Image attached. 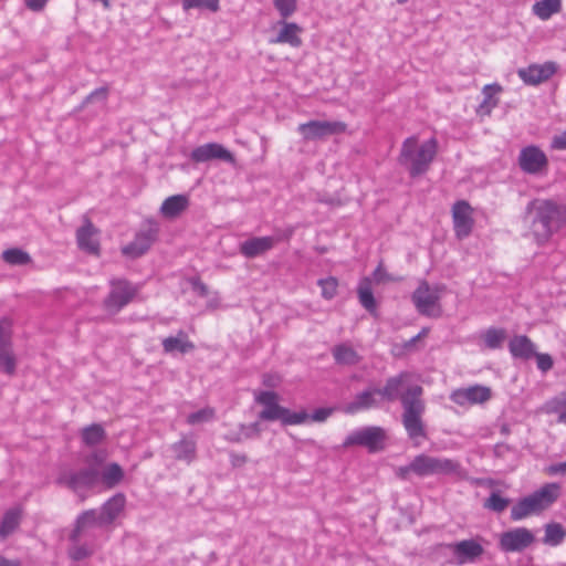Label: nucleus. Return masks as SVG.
I'll return each mask as SVG.
<instances>
[{
	"label": "nucleus",
	"mask_w": 566,
	"mask_h": 566,
	"mask_svg": "<svg viewBox=\"0 0 566 566\" xmlns=\"http://www.w3.org/2000/svg\"><path fill=\"white\" fill-rule=\"evenodd\" d=\"M410 375L400 373L397 376L387 379L382 389H378V395L388 401L400 399L403 412L402 424L411 440L426 438V428L422 421V415L426 410L424 401L421 399L423 389L419 385H409Z\"/></svg>",
	"instance_id": "1"
},
{
	"label": "nucleus",
	"mask_w": 566,
	"mask_h": 566,
	"mask_svg": "<svg viewBox=\"0 0 566 566\" xmlns=\"http://www.w3.org/2000/svg\"><path fill=\"white\" fill-rule=\"evenodd\" d=\"M524 222L537 244H545L566 226V206L553 199H534L525 209Z\"/></svg>",
	"instance_id": "2"
},
{
	"label": "nucleus",
	"mask_w": 566,
	"mask_h": 566,
	"mask_svg": "<svg viewBox=\"0 0 566 566\" xmlns=\"http://www.w3.org/2000/svg\"><path fill=\"white\" fill-rule=\"evenodd\" d=\"M86 468L77 472L64 470L59 473L56 483L74 492L91 489L106 480V451H93L84 460Z\"/></svg>",
	"instance_id": "3"
},
{
	"label": "nucleus",
	"mask_w": 566,
	"mask_h": 566,
	"mask_svg": "<svg viewBox=\"0 0 566 566\" xmlns=\"http://www.w3.org/2000/svg\"><path fill=\"white\" fill-rule=\"evenodd\" d=\"M437 153L438 142L436 138H430L419 144L417 136H410L403 140L398 160L409 175L415 178L429 170Z\"/></svg>",
	"instance_id": "4"
},
{
	"label": "nucleus",
	"mask_w": 566,
	"mask_h": 566,
	"mask_svg": "<svg viewBox=\"0 0 566 566\" xmlns=\"http://www.w3.org/2000/svg\"><path fill=\"white\" fill-rule=\"evenodd\" d=\"M560 495V485L546 483L527 496L522 497L511 509V518L522 521L531 515H537L553 505Z\"/></svg>",
	"instance_id": "5"
},
{
	"label": "nucleus",
	"mask_w": 566,
	"mask_h": 566,
	"mask_svg": "<svg viewBox=\"0 0 566 566\" xmlns=\"http://www.w3.org/2000/svg\"><path fill=\"white\" fill-rule=\"evenodd\" d=\"M411 469H413V473L416 475L421 478L440 474H453L457 476L464 475V470L458 461L427 454H419L415 457L411 461Z\"/></svg>",
	"instance_id": "6"
},
{
	"label": "nucleus",
	"mask_w": 566,
	"mask_h": 566,
	"mask_svg": "<svg viewBox=\"0 0 566 566\" xmlns=\"http://www.w3.org/2000/svg\"><path fill=\"white\" fill-rule=\"evenodd\" d=\"M386 431L381 427L368 426L352 431L343 442V447L359 446L369 452H377L385 448Z\"/></svg>",
	"instance_id": "7"
},
{
	"label": "nucleus",
	"mask_w": 566,
	"mask_h": 566,
	"mask_svg": "<svg viewBox=\"0 0 566 566\" xmlns=\"http://www.w3.org/2000/svg\"><path fill=\"white\" fill-rule=\"evenodd\" d=\"M12 319L3 316L0 318V370L12 376L17 369V357L12 343Z\"/></svg>",
	"instance_id": "8"
},
{
	"label": "nucleus",
	"mask_w": 566,
	"mask_h": 566,
	"mask_svg": "<svg viewBox=\"0 0 566 566\" xmlns=\"http://www.w3.org/2000/svg\"><path fill=\"white\" fill-rule=\"evenodd\" d=\"M442 286H430L427 281L420 282L416 291L412 293V302L417 311L426 316H436L439 314V300Z\"/></svg>",
	"instance_id": "9"
},
{
	"label": "nucleus",
	"mask_w": 566,
	"mask_h": 566,
	"mask_svg": "<svg viewBox=\"0 0 566 566\" xmlns=\"http://www.w3.org/2000/svg\"><path fill=\"white\" fill-rule=\"evenodd\" d=\"M139 286L125 279H116L111 282L108 292V315L115 314L129 304L137 295Z\"/></svg>",
	"instance_id": "10"
},
{
	"label": "nucleus",
	"mask_w": 566,
	"mask_h": 566,
	"mask_svg": "<svg viewBox=\"0 0 566 566\" xmlns=\"http://www.w3.org/2000/svg\"><path fill=\"white\" fill-rule=\"evenodd\" d=\"M297 130L304 139L316 140L344 133L346 124L338 120H310L300 124Z\"/></svg>",
	"instance_id": "11"
},
{
	"label": "nucleus",
	"mask_w": 566,
	"mask_h": 566,
	"mask_svg": "<svg viewBox=\"0 0 566 566\" xmlns=\"http://www.w3.org/2000/svg\"><path fill=\"white\" fill-rule=\"evenodd\" d=\"M521 170L528 175H539L548 167L546 154L535 145L523 147L517 158Z\"/></svg>",
	"instance_id": "12"
},
{
	"label": "nucleus",
	"mask_w": 566,
	"mask_h": 566,
	"mask_svg": "<svg viewBox=\"0 0 566 566\" xmlns=\"http://www.w3.org/2000/svg\"><path fill=\"white\" fill-rule=\"evenodd\" d=\"M492 398V390L488 386L473 385L454 389L450 394V400L460 407L482 405Z\"/></svg>",
	"instance_id": "13"
},
{
	"label": "nucleus",
	"mask_w": 566,
	"mask_h": 566,
	"mask_svg": "<svg viewBox=\"0 0 566 566\" xmlns=\"http://www.w3.org/2000/svg\"><path fill=\"white\" fill-rule=\"evenodd\" d=\"M535 541L533 532L526 527H516L501 534L499 546L506 553L522 552Z\"/></svg>",
	"instance_id": "14"
},
{
	"label": "nucleus",
	"mask_w": 566,
	"mask_h": 566,
	"mask_svg": "<svg viewBox=\"0 0 566 566\" xmlns=\"http://www.w3.org/2000/svg\"><path fill=\"white\" fill-rule=\"evenodd\" d=\"M261 420L275 421L280 420L284 426L301 424L304 423L308 413L304 410L298 412H292L287 408L280 406L277 402L263 408L259 413Z\"/></svg>",
	"instance_id": "15"
},
{
	"label": "nucleus",
	"mask_w": 566,
	"mask_h": 566,
	"mask_svg": "<svg viewBox=\"0 0 566 566\" xmlns=\"http://www.w3.org/2000/svg\"><path fill=\"white\" fill-rule=\"evenodd\" d=\"M452 219L457 237L467 238L473 228L472 208L468 201L460 200L453 205Z\"/></svg>",
	"instance_id": "16"
},
{
	"label": "nucleus",
	"mask_w": 566,
	"mask_h": 566,
	"mask_svg": "<svg viewBox=\"0 0 566 566\" xmlns=\"http://www.w3.org/2000/svg\"><path fill=\"white\" fill-rule=\"evenodd\" d=\"M157 230L147 228L136 233L134 240L122 248V253L130 259H137L144 255L156 240Z\"/></svg>",
	"instance_id": "17"
},
{
	"label": "nucleus",
	"mask_w": 566,
	"mask_h": 566,
	"mask_svg": "<svg viewBox=\"0 0 566 566\" xmlns=\"http://www.w3.org/2000/svg\"><path fill=\"white\" fill-rule=\"evenodd\" d=\"M106 503L101 506L99 512L97 510H87L83 512L77 518L74 530L70 535V541L78 543L88 528L101 527L104 522V511Z\"/></svg>",
	"instance_id": "18"
},
{
	"label": "nucleus",
	"mask_w": 566,
	"mask_h": 566,
	"mask_svg": "<svg viewBox=\"0 0 566 566\" xmlns=\"http://www.w3.org/2000/svg\"><path fill=\"white\" fill-rule=\"evenodd\" d=\"M190 158L195 163H206L212 159H220L230 164L234 163V156L218 143H208L196 147L191 151Z\"/></svg>",
	"instance_id": "19"
},
{
	"label": "nucleus",
	"mask_w": 566,
	"mask_h": 566,
	"mask_svg": "<svg viewBox=\"0 0 566 566\" xmlns=\"http://www.w3.org/2000/svg\"><path fill=\"white\" fill-rule=\"evenodd\" d=\"M556 71V63L545 62L544 64H532L527 67L520 69L517 74L525 84L538 85L551 78Z\"/></svg>",
	"instance_id": "20"
},
{
	"label": "nucleus",
	"mask_w": 566,
	"mask_h": 566,
	"mask_svg": "<svg viewBox=\"0 0 566 566\" xmlns=\"http://www.w3.org/2000/svg\"><path fill=\"white\" fill-rule=\"evenodd\" d=\"M280 240L275 237H253L240 243V253L253 259L272 250Z\"/></svg>",
	"instance_id": "21"
},
{
	"label": "nucleus",
	"mask_w": 566,
	"mask_h": 566,
	"mask_svg": "<svg viewBox=\"0 0 566 566\" xmlns=\"http://www.w3.org/2000/svg\"><path fill=\"white\" fill-rule=\"evenodd\" d=\"M447 547L452 551L460 565L474 562L484 552L482 545L474 539L448 544Z\"/></svg>",
	"instance_id": "22"
},
{
	"label": "nucleus",
	"mask_w": 566,
	"mask_h": 566,
	"mask_svg": "<svg viewBox=\"0 0 566 566\" xmlns=\"http://www.w3.org/2000/svg\"><path fill=\"white\" fill-rule=\"evenodd\" d=\"M378 389L377 388H368L355 396V398L345 403L340 410L346 415H356L358 412L369 410L378 406Z\"/></svg>",
	"instance_id": "23"
},
{
	"label": "nucleus",
	"mask_w": 566,
	"mask_h": 566,
	"mask_svg": "<svg viewBox=\"0 0 566 566\" xmlns=\"http://www.w3.org/2000/svg\"><path fill=\"white\" fill-rule=\"evenodd\" d=\"M76 242L82 251L90 254H97L99 252L97 230L88 219H85L84 224L77 229Z\"/></svg>",
	"instance_id": "24"
},
{
	"label": "nucleus",
	"mask_w": 566,
	"mask_h": 566,
	"mask_svg": "<svg viewBox=\"0 0 566 566\" xmlns=\"http://www.w3.org/2000/svg\"><path fill=\"white\" fill-rule=\"evenodd\" d=\"M503 92V87L499 83L486 84L482 88L483 99L478 105L475 113L480 117L490 116L492 111L500 103V94Z\"/></svg>",
	"instance_id": "25"
},
{
	"label": "nucleus",
	"mask_w": 566,
	"mask_h": 566,
	"mask_svg": "<svg viewBox=\"0 0 566 566\" xmlns=\"http://www.w3.org/2000/svg\"><path fill=\"white\" fill-rule=\"evenodd\" d=\"M281 29L275 38L271 39V43L277 44H289L293 48H298L302 44V39L300 36L302 32V28L295 22H286V20L282 19L279 22Z\"/></svg>",
	"instance_id": "26"
},
{
	"label": "nucleus",
	"mask_w": 566,
	"mask_h": 566,
	"mask_svg": "<svg viewBox=\"0 0 566 566\" xmlns=\"http://www.w3.org/2000/svg\"><path fill=\"white\" fill-rule=\"evenodd\" d=\"M161 345L166 354H174L176 352L186 354L195 348L193 343L189 340L188 335L184 331H179L176 336L164 338Z\"/></svg>",
	"instance_id": "27"
},
{
	"label": "nucleus",
	"mask_w": 566,
	"mask_h": 566,
	"mask_svg": "<svg viewBox=\"0 0 566 566\" xmlns=\"http://www.w3.org/2000/svg\"><path fill=\"white\" fill-rule=\"evenodd\" d=\"M509 349L515 358L530 359L535 355V345L525 335L514 336L509 343Z\"/></svg>",
	"instance_id": "28"
},
{
	"label": "nucleus",
	"mask_w": 566,
	"mask_h": 566,
	"mask_svg": "<svg viewBox=\"0 0 566 566\" xmlns=\"http://www.w3.org/2000/svg\"><path fill=\"white\" fill-rule=\"evenodd\" d=\"M189 205V200L185 195L170 196L164 200L160 212L166 218H175L179 216Z\"/></svg>",
	"instance_id": "29"
},
{
	"label": "nucleus",
	"mask_w": 566,
	"mask_h": 566,
	"mask_svg": "<svg viewBox=\"0 0 566 566\" xmlns=\"http://www.w3.org/2000/svg\"><path fill=\"white\" fill-rule=\"evenodd\" d=\"M174 457L178 461H185L191 463L196 459V441L192 439L184 438L178 442L171 444Z\"/></svg>",
	"instance_id": "30"
},
{
	"label": "nucleus",
	"mask_w": 566,
	"mask_h": 566,
	"mask_svg": "<svg viewBox=\"0 0 566 566\" xmlns=\"http://www.w3.org/2000/svg\"><path fill=\"white\" fill-rule=\"evenodd\" d=\"M22 518V510L20 507H12L8 510L0 523V538H7L20 525Z\"/></svg>",
	"instance_id": "31"
},
{
	"label": "nucleus",
	"mask_w": 566,
	"mask_h": 566,
	"mask_svg": "<svg viewBox=\"0 0 566 566\" xmlns=\"http://www.w3.org/2000/svg\"><path fill=\"white\" fill-rule=\"evenodd\" d=\"M566 538V527L560 523L551 522L545 524L544 526V537L543 543L548 546H558Z\"/></svg>",
	"instance_id": "32"
},
{
	"label": "nucleus",
	"mask_w": 566,
	"mask_h": 566,
	"mask_svg": "<svg viewBox=\"0 0 566 566\" xmlns=\"http://www.w3.org/2000/svg\"><path fill=\"white\" fill-rule=\"evenodd\" d=\"M335 361L339 365H356L359 361L357 352L346 343L338 344L332 349Z\"/></svg>",
	"instance_id": "33"
},
{
	"label": "nucleus",
	"mask_w": 566,
	"mask_h": 566,
	"mask_svg": "<svg viewBox=\"0 0 566 566\" xmlns=\"http://www.w3.org/2000/svg\"><path fill=\"white\" fill-rule=\"evenodd\" d=\"M562 9L560 0H541L534 3L533 13L541 20H548L553 14Z\"/></svg>",
	"instance_id": "34"
},
{
	"label": "nucleus",
	"mask_w": 566,
	"mask_h": 566,
	"mask_svg": "<svg viewBox=\"0 0 566 566\" xmlns=\"http://www.w3.org/2000/svg\"><path fill=\"white\" fill-rule=\"evenodd\" d=\"M357 294L361 306L368 312L373 313L376 311V300L371 290V282L369 279L360 281Z\"/></svg>",
	"instance_id": "35"
},
{
	"label": "nucleus",
	"mask_w": 566,
	"mask_h": 566,
	"mask_svg": "<svg viewBox=\"0 0 566 566\" xmlns=\"http://www.w3.org/2000/svg\"><path fill=\"white\" fill-rule=\"evenodd\" d=\"M104 436L105 431L103 426L97 423L85 427L81 433L82 441L87 447L98 444L104 439Z\"/></svg>",
	"instance_id": "36"
},
{
	"label": "nucleus",
	"mask_w": 566,
	"mask_h": 566,
	"mask_svg": "<svg viewBox=\"0 0 566 566\" xmlns=\"http://www.w3.org/2000/svg\"><path fill=\"white\" fill-rule=\"evenodd\" d=\"M2 259L10 265H25L31 262L30 254L19 248H12L3 251Z\"/></svg>",
	"instance_id": "37"
},
{
	"label": "nucleus",
	"mask_w": 566,
	"mask_h": 566,
	"mask_svg": "<svg viewBox=\"0 0 566 566\" xmlns=\"http://www.w3.org/2000/svg\"><path fill=\"white\" fill-rule=\"evenodd\" d=\"M506 338V333L503 328L491 327L483 334V340L488 348H500Z\"/></svg>",
	"instance_id": "38"
},
{
	"label": "nucleus",
	"mask_w": 566,
	"mask_h": 566,
	"mask_svg": "<svg viewBox=\"0 0 566 566\" xmlns=\"http://www.w3.org/2000/svg\"><path fill=\"white\" fill-rule=\"evenodd\" d=\"M509 504L510 499L502 496L499 491H494L484 501L483 507L495 513H502L506 510Z\"/></svg>",
	"instance_id": "39"
},
{
	"label": "nucleus",
	"mask_w": 566,
	"mask_h": 566,
	"mask_svg": "<svg viewBox=\"0 0 566 566\" xmlns=\"http://www.w3.org/2000/svg\"><path fill=\"white\" fill-rule=\"evenodd\" d=\"M125 504L126 497L123 493H117L108 499V523L124 513Z\"/></svg>",
	"instance_id": "40"
},
{
	"label": "nucleus",
	"mask_w": 566,
	"mask_h": 566,
	"mask_svg": "<svg viewBox=\"0 0 566 566\" xmlns=\"http://www.w3.org/2000/svg\"><path fill=\"white\" fill-rule=\"evenodd\" d=\"M273 6L284 20L292 17L297 11V0H272Z\"/></svg>",
	"instance_id": "41"
},
{
	"label": "nucleus",
	"mask_w": 566,
	"mask_h": 566,
	"mask_svg": "<svg viewBox=\"0 0 566 566\" xmlns=\"http://www.w3.org/2000/svg\"><path fill=\"white\" fill-rule=\"evenodd\" d=\"M318 285L322 289V296L325 300H332L337 294L338 281L334 276H328L326 279H321L318 281Z\"/></svg>",
	"instance_id": "42"
},
{
	"label": "nucleus",
	"mask_w": 566,
	"mask_h": 566,
	"mask_svg": "<svg viewBox=\"0 0 566 566\" xmlns=\"http://www.w3.org/2000/svg\"><path fill=\"white\" fill-rule=\"evenodd\" d=\"M214 418V409L210 407H206L201 410H198L196 412L190 413L187 417V422L189 424H198V423H205L213 420Z\"/></svg>",
	"instance_id": "43"
},
{
	"label": "nucleus",
	"mask_w": 566,
	"mask_h": 566,
	"mask_svg": "<svg viewBox=\"0 0 566 566\" xmlns=\"http://www.w3.org/2000/svg\"><path fill=\"white\" fill-rule=\"evenodd\" d=\"M182 8L186 11L192 8H201L217 12L219 10V0H182Z\"/></svg>",
	"instance_id": "44"
},
{
	"label": "nucleus",
	"mask_w": 566,
	"mask_h": 566,
	"mask_svg": "<svg viewBox=\"0 0 566 566\" xmlns=\"http://www.w3.org/2000/svg\"><path fill=\"white\" fill-rule=\"evenodd\" d=\"M75 545L72 546L69 549V556L71 559L75 562L83 560L84 558L88 557L93 551L92 548L85 546V545H77V543H74Z\"/></svg>",
	"instance_id": "45"
},
{
	"label": "nucleus",
	"mask_w": 566,
	"mask_h": 566,
	"mask_svg": "<svg viewBox=\"0 0 566 566\" xmlns=\"http://www.w3.org/2000/svg\"><path fill=\"white\" fill-rule=\"evenodd\" d=\"M124 478L123 469L117 463H108V489L118 484Z\"/></svg>",
	"instance_id": "46"
},
{
	"label": "nucleus",
	"mask_w": 566,
	"mask_h": 566,
	"mask_svg": "<svg viewBox=\"0 0 566 566\" xmlns=\"http://www.w3.org/2000/svg\"><path fill=\"white\" fill-rule=\"evenodd\" d=\"M240 433L243 437V440L258 438L261 433V427L259 422H253L250 424H240Z\"/></svg>",
	"instance_id": "47"
},
{
	"label": "nucleus",
	"mask_w": 566,
	"mask_h": 566,
	"mask_svg": "<svg viewBox=\"0 0 566 566\" xmlns=\"http://www.w3.org/2000/svg\"><path fill=\"white\" fill-rule=\"evenodd\" d=\"M279 396L274 391H260L255 395V401L262 405L264 408L276 403Z\"/></svg>",
	"instance_id": "48"
},
{
	"label": "nucleus",
	"mask_w": 566,
	"mask_h": 566,
	"mask_svg": "<svg viewBox=\"0 0 566 566\" xmlns=\"http://www.w3.org/2000/svg\"><path fill=\"white\" fill-rule=\"evenodd\" d=\"M534 356L536 357L537 368L541 371L546 373L549 369H552L554 361H553V358H552L551 355H548V354H537L535 352Z\"/></svg>",
	"instance_id": "49"
},
{
	"label": "nucleus",
	"mask_w": 566,
	"mask_h": 566,
	"mask_svg": "<svg viewBox=\"0 0 566 566\" xmlns=\"http://www.w3.org/2000/svg\"><path fill=\"white\" fill-rule=\"evenodd\" d=\"M551 148L554 150H566V129L552 138Z\"/></svg>",
	"instance_id": "50"
},
{
	"label": "nucleus",
	"mask_w": 566,
	"mask_h": 566,
	"mask_svg": "<svg viewBox=\"0 0 566 566\" xmlns=\"http://www.w3.org/2000/svg\"><path fill=\"white\" fill-rule=\"evenodd\" d=\"M332 415L331 408H318L307 419H312L315 422H323Z\"/></svg>",
	"instance_id": "51"
},
{
	"label": "nucleus",
	"mask_w": 566,
	"mask_h": 566,
	"mask_svg": "<svg viewBox=\"0 0 566 566\" xmlns=\"http://www.w3.org/2000/svg\"><path fill=\"white\" fill-rule=\"evenodd\" d=\"M248 462L244 453L230 452V463L233 468L243 467Z\"/></svg>",
	"instance_id": "52"
},
{
	"label": "nucleus",
	"mask_w": 566,
	"mask_h": 566,
	"mask_svg": "<svg viewBox=\"0 0 566 566\" xmlns=\"http://www.w3.org/2000/svg\"><path fill=\"white\" fill-rule=\"evenodd\" d=\"M373 277H374L375 282H377V283L394 280L386 273V271L382 269L381 265H378L377 269L374 271Z\"/></svg>",
	"instance_id": "53"
},
{
	"label": "nucleus",
	"mask_w": 566,
	"mask_h": 566,
	"mask_svg": "<svg viewBox=\"0 0 566 566\" xmlns=\"http://www.w3.org/2000/svg\"><path fill=\"white\" fill-rule=\"evenodd\" d=\"M191 286L195 292H197L201 296L208 295V286L201 282L199 279L191 280Z\"/></svg>",
	"instance_id": "54"
},
{
	"label": "nucleus",
	"mask_w": 566,
	"mask_h": 566,
	"mask_svg": "<svg viewBox=\"0 0 566 566\" xmlns=\"http://www.w3.org/2000/svg\"><path fill=\"white\" fill-rule=\"evenodd\" d=\"M546 471L551 475L566 474V461L565 462H560V463L552 464V465H549L546 469Z\"/></svg>",
	"instance_id": "55"
},
{
	"label": "nucleus",
	"mask_w": 566,
	"mask_h": 566,
	"mask_svg": "<svg viewBox=\"0 0 566 566\" xmlns=\"http://www.w3.org/2000/svg\"><path fill=\"white\" fill-rule=\"evenodd\" d=\"M429 333V329L428 328H422L416 336L411 337L409 340H407L405 343V348L406 349H410L412 346L416 345V343L418 340H420L421 338L426 337Z\"/></svg>",
	"instance_id": "56"
},
{
	"label": "nucleus",
	"mask_w": 566,
	"mask_h": 566,
	"mask_svg": "<svg viewBox=\"0 0 566 566\" xmlns=\"http://www.w3.org/2000/svg\"><path fill=\"white\" fill-rule=\"evenodd\" d=\"M49 0H24L27 8L32 11H41Z\"/></svg>",
	"instance_id": "57"
},
{
	"label": "nucleus",
	"mask_w": 566,
	"mask_h": 566,
	"mask_svg": "<svg viewBox=\"0 0 566 566\" xmlns=\"http://www.w3.org/2000/svg\"><path fill=\"white\" fill-rule=\"evenodd\" d=\"M410 473H413V469H411V462L408 465L399 467L396 470V475L401 480H408Z\"/></svg>",
	"instance_id": "58"
},
{
	"label": "nucleus",
	"mask_w": 566,
	"mask_h": 566,
	"mask_svg": "<svg viewBox=\"0 0 566 566\" xmlns=\"http://www.w3.org/2000/svg\"><path fill=\"white\" fill-rule=\"evenodd\" d=\"M226 440L233 443H240L243 441L242 434L239 432H230L226 436Z\"/></svg>",
	"instance_id": "59"
},
{
	"label": "nucleus",
	"mask_w": 566,
	"mask_h": 566,
	"mask_svg": "<svg viewBox=\"0 0 566 566\" xmlns=\"http://www.w3.org/2000/svg\"><path fill=\"white\" fill-rule=\"evenodd\" d=\"M558 403L564 406V405H566V400L563 399V400L559 401V400L556 399V400H552V401L547 402V405H546L547 412H555L557 410V405Z\"/></svg>",
	"instance_id": "60"
},
{
	"label": "nucleus",
	"mask_w": 566,
	"mask_h": 566,
	"mask_svg": "<svg viewBox=\"0 0 566 566\" xmlns=\"http://www.w3.org/2000/svg\"><path fill=\"white\" fill-rule=\"evenodd\" d=\"M0 566H20V562L8 559L3 556H0Z\"/></svg>",
	"instance_id": "61"
},
{
	"label": "nucleus",
	"mask_w": 566,
	"mask_h": 566,
	"mask_svg": "<svg viewBox=\"0 0 566 566\" xmlns=\"http://www.w3.org/2000/svg\"><path fill=\"white\" fill-rule=\"evenodd\" d=\"M105 92V88L104 87H101L99 90H96L95 92L91 93L87 97H86V101L85 102H90L94 98H96L97 96H99L101 94H103Z\"/></svg>",
	"instance_id": "62"
},
{
	"label": "nucleus",
	"mask_w": 566,
	"mask_h": 566,
	"mask_svg": "<svg viewBox=\"0 0 566 566\" xmlns=\"http://www.w3.org/2000/svg\"><path fill=\"white\" fill-rule=\"evenodd\" d=\"M264 385L266 386H274V382H272V379L270 376L268 377H264V380H263Z\"/></svg>",
	"instance_id": "63"
},
{
	"label": "nucleus",
	"mask_w": 566,
	"mask_h": 566,
	"mask_svg": "<svg viewBox=\"0 0 566 566\" xmlns=\"http://www.w3.org/2000/svg\"><path fill=\"white\" fill-rule=\"evenodd\" d=\"M558 422L566 423V411L559 415Z\"/></svg>",
	"instance_id": "64"
}]
</instances>
